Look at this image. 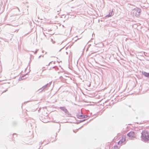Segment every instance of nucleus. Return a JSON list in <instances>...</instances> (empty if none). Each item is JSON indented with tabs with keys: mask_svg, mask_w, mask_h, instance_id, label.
Segmentation results:
<instances>
[{
	"mask_svg": "<svg viewBox=\"0 0 149 149\" xmlns=\"http://www.w3.org/2000/svg\"><path fill=\"white\" fill-rule=\"evenodd\" d=\"M142 137L143 139H148L149 138V134L146 132H142Z\"/></svg>",
	"mask_w": 149,
	"mask_h": 149,
	"instance_id": "obj_1",
	"label": "nucleus"
},
{
	"mask_svg": "<svg viewBox=\"0 0 149 149\" xmlns=\"http://www.w3.org/2000/svg\"><path fill=\"white\" fill-rule=\"evenodd\" d=\"M127 136L131 139L135 138L136 137V134L133 131L130 132L127 134Z\"/></svg>",
	"mask_w": 149,
	"mask_h": 149,
	"instance_id": "obj_2",
	"label": "nucleus"
},
{
	"mask_svg": "<svg viewBox=\"0 0 149 149\" xmlns=\"http://www.w3.org/2000/svg\"><path fill=\"white\" fill-rule=\"evenodd\" d=\"M125 141L126 140H119L118 142V145H120V146H121V145L125 144L126 143Z\"/></svg>",
	"mask_w": 149,
	"mask_h": 149,
	"instance_id": "obj_3",
	"label": "nucleus"
},
{
	"mask_svg": "<svg viewBox=\"0 0 149 149\" xmlns=\"http://www.w3.org/2000/svg\"><path fill=\"white\" fill-rule=\"evenodd\" d=\"M60 109L63 111L65 113L68 114L69 113L67 109L64 107H60Z\"/></svg>",
	"mask_w": 149,
	"mask_h": 149,
	"instance_id": "obj_4",
	"label": "nucleus"
},
{
	"mask_svg": "<svg viewBox=\"0 0 149 149\" xmlns=\"http://www.w3.org/2000/svg\"><path fill=\"white\" fill-rule=\"evenodd\" d=\"M142 74L144 76L146 77H149V73L145 72H142Z\"/></svg>",
	"mask_w": 149,
	"mask_h": 149,
	"instance_id": "obj_5",
	"label": "nucleus"
},
{
	"mask_svg": "<svg viewBox=\"0 0 149 149\" xmlns=\"http://www.w3.org/2000/svg\"><path fill=\"white\" fill-rule=\"evenodd\" d=\"M77 117L79 118H84V117L83 115H80V113L78 114Z\"/></svg>",
	"mask_w": 149,
	"mask_h": 149,
	"instance_id": "obj_6",
	"label": "nucleus"
},
{
	"mask_svg": "<svg viewBox=\"0 0 149 149\" xmlns=\"http://www.w3.org/2000/svg\"><path fill=\"white\" fill-rule=\"evenodd\" d=\"M133 13L134 14H135V15H136V14H137V13H139V12L138 11L136 10L135 9L133 10Z\"/></svg>",
	"mask_w": 149,
	"mask_h": 149,
	"instance_id": "obj_7",
	"label": "nucleus"
},
{
	"mask_svg": "<svg viewBox=\"0 0 149 149\" xmlns=\"http://www.w3.org/2000/svg\"><path fill=\"white\" fill-rule=\"evenodd\" d=\"M113 149H118V147L117 146H114Z\"/></svg>",
	"mask_w": 149,
	"mask_h": 149,
	"instance_id": "obj_8",
	"label": "nucleus"
},
{
	"mask_svg": "<svg viewBox=\"0 0 149 149\" xmlns=\"http://www.w3.org/2000/svg\"><path fill=\"white\" fill-rule=\"evenodd\" d=\"M148 140H144V142H147L148 141Z\"/></svg>",
	"mask_w": 149,
	"mask_h": 149,
	"instance_id": "obj_9",
	"label": "nucleus"
},
{
	"mask_svg": "<svg viewBox=\"0 0 149 149\" xmlns=\"http://www.w3.org/2000/svg\"><path fill=\"white\" fill-rule=\"evenodd\" d=\"M26 143V144H29V143H28L27 142H25Z\"/></svg>",
	"mask_w": 149,
	"mask_h": 149,
	"instance_id": "obj_10",
	"label": "nucleus"
}]
</instances>
